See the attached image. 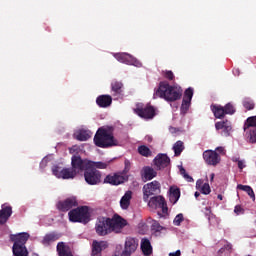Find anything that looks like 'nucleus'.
Wrapping results in <instances>:
<instances>
[{"label": "nucleus", "instance_id": "f257e3e1", "mask_svg": "<svg viewBox=\"0 0 256 256\" xmlns=\"http://www.w3.org/2000/svg\"><path fill=\"white\" fill-rule=\"evenodd\" d=\"M127 227V220L119 214L112 218L100 216L96 220L95 231L99 237H105L111 233H121Z\"/></svg>", "mask_w": 256, "mask_h": 256}, {"label": "nucleus", "instance_id": "f03ea898", "mask_svg": "<svg viewBox=\"0 0 256 256\" xmlns=\"http://www.w3.org/2000/svg\"><path fill=\"white\" fill-rule=\"evenodd\" d=\"M183 97V88L177 85H170L167 81H161L158 88L154 91L153 99H165L173 103Z\"/></svg>", "mask_w": 256, "mask_h": 256}, {"label": "nucleus", "instance_id": "7ed1b4c3", "mask_svg": "<svg viewBox=\"0 0 256 256\" xmlns=\"http://www.w3.org/2000/svg\"><path fill=\"white\" fill-rule=\"evenodd\" d=\"M94 143L96 147L107 149L109 147H117L119 142L115 139V136H113V127H101L94 136Z\"/></svg>", "mask_w": 256, "mask_h": 256}, {"label": "nucleus", "instance_id": "20e7f679", "mask_svg": "<svg viewBox=\"0 0 256 256\" xmlns=\"http://www.w3.org/2000/svg\"><path fill=\"white\" fill-rule=\"evenodd\" d=\"M69 221L71 223H89L91 219V214L89 213L88 206H79L69 211L68 213Z\"/></svg>", "mask_w": 256, "mask_h": 256}, {"label": "nucleus", "instance_id": "39448f33", "mask_svg": "<svg viewBox=\"0 0 256 256\" xmlns=\"http://www.w3.org/2000/svg\"><path fill=\"white\" fill-rule=\"evenodd\" d=\"M161 193V183L154 180L143 186V199L145 202L149 201V197L153 195H159Z\"/></svg>", "mask_w": 256, "mask_h": 256}, {"label": "nucleus", "instance_id": "423d86ee", "mask_svg": "<svg viewBox=\"0 0 256 256\" xmlns=\"http://www.w3.org/2000/svg\"><path fill=\"white\" fill-rule=\"evenodd\" d=\"M134 113L141 119H153L155 117V108L151 105L137 104Z\"/></svg>", "mask_w": 256, "mask_h": 256}, {"label": "nucleus", "instance_id": "0eeeda50", "mask_svg": "<svg viewBox=\"0 0 256 256\" xmlns=\"http://www.w3.org/2000/svg\"><path fill=\"white\" fill-rule=\"evenodd\" d=\"M84 179L88 185H99L101 183V172L95 168L88 167L84 172Z\"/></svg>", "mask_w": 256, "mask_h": 256}, {"label": "nucleus", "instance_id": "6e6552de", "mask_svg": "<svg viewBox=\"0 0 256 256\" xmlns=\"http://www.w3.org/2000/svg\"><path fill=\"white\" fill-rule=\"evenodd\" d=\"M71 165L73 170L76 172V175L77 173H83V171L85 173V170L88 167H91L90 160H83L81 156H76V155L72 156Z\"/></svg>", "mask_w": 256, "mask_h": 256}, {"label": "nucleus", "instance_id": "1a4fd4ad", "mask_svg": "<svg viewBox=\"0 0 256 256\" xmlns=\"http://www.w3.org/2000/svg\"><path fill=\"white\" fill-rule=\"evenodd\" d=\"M58 211H62V213H67V211H71L73 207H79V201L77 197L71 196L66 198L65 200L59 201L56 205Z\"/></svg>", "mask_w": 256, "mask_h": 256}, {"label": "nucleus", "instance_id": "9d476101", "mask_svg": "<svg viewBox=\"0 0 256 256\" xmlns=\"http://www.w3.org/2000/svg\"><path fill=\"white\" fill-rule=\"evenodd\" d=\"M114 57L117 61H119V63H125V65H133L134 67H143V64L130 54L116 53Z\"/></svg>", "mask_w": 256, "mask_h": 256}, {"label": "nucleus", "instance_id": "9b49d317", "mask_svg": "<svg viewBox=\"0 0 256 256\" xmlns=\"http://www.w3.org/2000/svg\"><path fill=\"white\" fill-rule=\"evenodd\" d=\"M148 206L152 209H162V213H167V202L163 196H154L148 201Z\"/></svg>", "mask_w": 256, "mask_h": 256}, {"label": "nucleus", "instance_id": "f8f14e48", "mask_svg": "<svg viewBox=\"0 0 256 256\" xmlns=\"http://www.w3.org/2000/svg\"><path fill=\"white\" fill-rule=\"evenodd\" d=\"M203 159L207 165H219L221 163V156L216 151L213 150H206L203 152Z\"/></svg>", "mask_w": 256, "mask_h": 256}, {"label": "nucleus", "instance_id": "ddd939ff", "mask_svg": "<svg viewBox=\"0 0 256 256\" xmlns=\"http://www.w3.org/2000/svg\"><path fill=\"white\" fill-rule=\"evenodd\" d=\"M153 163L157 171H161V169H165V167L171 165V158L167 154L160 153L154 158Z\"/></svg>", "mask_w": 256, "mask_h": 256}, {"label": "nucleus", "instance_id": "4468645a", "mask_svg": "<svg viewBox=\"0 0 256 256\" xmlns=\"http://www.w3.org/2000/svg\"><path fill=\"white\" fill-rule=\"evenodd\" d=\"M216 131L222 130V135L224 137H229L231 135V131H233V126L229 120H223L215 123Z\"/></svg>", "mask_w": 256, "mask_h": 256}, {"label": "nucleus", "instance_id": "2eb2a0df", "mask_svg": "<svg viewBox=\"0 0 256 256\" xmlns=\"http://www.w3.org/2000/svg\"><path fill=\"white\" fill-rule=\"evenodd\" d=\"M107 247H109V243H107V241L94 240L92 242L91 256H101Z\"/></svg>", "mask_w": 256, "mask_h": 256}, {"label": "nucleus", "instance_id": "dca6fc26", "mask_svg": "<svg viewBox=\"0 0 256 256\" xmlns=\"http://www.w3.org/2000/svg\"><path fill=\"white\" fill-rule=\"evenodd\" d=\"M138 243L135 241V238H127L125 242V249L122 252L121 256H131L132 253L137 251Z\"/></svg>", "mask_w": 256, "mask_h": 256}, {"label": "nucleus", "instance_id": "f3484780", "mask_svg": "<svg viewBox=\"0 0 256 256\" xmlns=\"http://www.w3.org/2000/svg\"><path fill=\"white\" fill-rule=\"evenodd\" d=\"M125 181H127V178L121 174H109L104 179V183H108L109 185H121Z\"/></svg>", "mask_w": 256, "mask_h": 256}, {"label": "nucleus", "instance_id": "a211bd4d", "mask_svg": "<svg viewBox=\"0 0 256 256\" xmlns=\"http://www.w3.org/2000/svg\"><path fill=\"white\" fill-rule=\"evenodd\" d=\"M112 103L113 97H111V95L103 94L96 98V104L102 109H107V107H111Z\"/></svg>", "mask_w": 256, "mask_h": 256}, {"label": "nucleus", "instance_id": "6ab92c4d", "mask_svg": "<svg viewBox=\"0 0 256 256\" xmlns=\"http://www.w3.org/2000/svg\"><path fill=\"white\" fill-rule=\"evenodd\" d=\"M13 215V207L2 205L0 210V225H5Z\"/></svg>", "mask_w": 256, "mask_h": 256}, {"label": "nucleus", "instance_id": "aec40b11", "mask_svg": "<svg viewBox=\"0 0 256 256\" xmlns=\"http://www.w3.org/2000/svg\"><path fill=\"white\" fill-rule=\"evenodd\" d=\"M141 177L144 181H151L157 177V171L150 166H144L141 170Z\"/></svg>", "mask_w": 256, "mask_h": 256}, {"label": "nucleus", "instance_id": "412c9836", "mask_svg": "<svg viewBox=\"0 0 256 256\" xmlns=\"http://www.w3.org/2000/svg\"><path fill=\"white\" fill-rule=\"evenodd\" d=\"M169 192L170 203H172V205H175V203H177V201H179L181 197V189H179V187L177 186H172L170 187Z\"/></svg>", "mask_w": 256, "mask_h": 256}, {"label": "nucleus", "instance_id": "4be33fe9", "mask_svg": "<svg viewBox=\"0 0 256 256\" xmlns=\"http://www.w3.org/2000/svg\"><path fill=\"white\" fill-rule=\"evenodd\" d=\"M56 249L59 256H73L71 248L67 246L64 242H59Z\"/></svg>", "mask_w": 256, "mask_h": 256}, {"label": "nucleus", "instance_id": "5701e85b", "mask_svg": "<svg viewBox=\"0 0 256 256\" xmlns=\"http://www.w3.org/2000/svg\"><path fill=\"white\" fill-rule=\"evenodd\" d=\"M29 240V233L23 232L18 235L11 236V241H14V243H17V245H23L25 246V243Z\"/></svg>", "mask_w": 256, "mask_h": 256}, {"label": "nucleus", "instance_id": "b1692460", "mask_svg": "<svg viewBox=\"0 0 256 256\" xmlns=\"http://www.w3.org/2000/svg\"><path fill=\"white\" fill-rule=\"evenodd\" d=\"M12 251L14 256H29V251H27V247L19 245L17 243L13 244Z\"/></svg>", "mask_w": 256, "mask_h": 256}, {"label": "nucleus", "instance_id": "393cba45", "mask_svg": "<svg viewBox=\"0 0 256 256\" xmlns=\"http://www.w3.org/2000/svg\"><path fill=\"white\" fill-rule=\"evenodd\" d=\"M211 111L216 119H223L227 115L225 113V108L221 105H212Z\"/></svg>", "mask_w": 256, "mask_h": 256}, {"label": "nucleus", "instance_id": "a878e982", "mask_svg": "<svg viewBox=\"0 0 256 256\" xmlns=\"http://www.w3.org/2000/svg\"><path fill=\"white\" fill-rule=\"evenodd\" d=\"M133 193L131 191H127L124 196L120 200V207L121 209H129V205H131V199H132Z\"/></svg>", "mask_w": 256, "mask_h": 256}, {"label": "nucleus", "instance_id": "bb28decb", "mask_svg": "<svg viewBox=\"0 0 256 256\" xmlns=\"http://www.w3.org/2000/svg\"><path fill=\"white\" fill-rule=\"evenodd\" d=\"M91 135H93L91 131L82 129L76 132L74 137L77 139V141H88V139H91Z\"/></svg>", "mask_w": 256, "mask_h": 256}, {"label": "nucleus", "instance_id": "cd10ccee", "mask_svg": "<svg viewBox=\"0 0 256 256\" xmlns=\"http://www.w3.org/2000/svg\"><path fill=\"white\" fill-rule=\"evenodd\" d=\"M141 249L144 255L149 256L153 253V247L151 246V242L147 238H143L141 240Z\"/></svg>", "mask_w": 256, "mask_h": 256}, {"label": "nucleus", "instance_id": "c85d7f7f", "mask_svg": "<svg viewBox=\"0 0 256 256\" xmlns=\"http://www.w3.org/2000/svg\"><path fill=\"white\" fill-rule=\"evenodd\" d=\"M60 237H61V235H59L55 232L48 233L44 236V238L42 240V244L49 245L50 243H53L54 241H58V239H60Z\"/></svg>", "mask_w": 256, "mask_h": 256}, {"label": "nucleus", "instance_id": "c756f323", "mask_svg": "<svg viewBox=\"0 0 256 256\" xmlns=\"http://www.w3.org/2000/svg\"><path fill=\"white\" fill-rule=\"evenodd\" d=\"M111 91L113 95H121L123 93V82L117 80L112 81Z\"/></svg>", "mask_w": 256, "mask_h": 256}, {"label": "nucleus", "instance_id": "7c9ffc66", "mask_svg": "<svg viewBox=\"0 0 256 256\" xmlns=\"http://www.w3.org/2000/svg\"><path fill=\"white\" fill-rule=\"evenodd\" d=\"M75 177H77V172L72 167L62 169L60 179H75Z\"/></svg>", "mask_w": 256, "mask_h": 256}, {"label": "nucleus", "instance_id": "2f4dec72", "mask_svg": "<svg viewBox=\"0 0 256 256\" xmlns=\"http://www.w3.org/2000/svg\"><path fill=\"white\" fill-rule=\"evenodd\" d=\"M173 151L175 157H179L183 151H185V144L183 141L178 140L174 145H173Z\"/></svg>", "mask_w": 256, "mask_h": 256}, {"label": "nucleus", "instance_id": "473e14b6", "mask_svg": "<svg viewBox=\"0 0 256 256\" xmlns=\"http://www.w3.org/2000/svg\"><path fill=\"white\" fill-rule=\"evenodd\" d=\"M237 189H240V191H245V193L249 195L250 199H253V201H255V192L253 191V188H251V186L239 184L237 186Z\"/></svg>", "mask_w": 256, "mask_h": 256}, {"label": "nucleus", "instance_id": "72a5a7b5", "mask_svg": "<svg viewBox=\"0 0 256 256\" xmlns=\"http://www.w3.org/2000/svg\"><path fill=\"white\" fill-rule=\"evenodd\" d=\"M110 163H111V161H107V162H93V161H90V167L92 169H107V167H109Z\"/></svg>", "mask_w": 256, "mask_h": 256}, {"label": "nucleus", "instance_id": "f704fd0d", "mask_svg": "<svg viewBox=\"0 0 256 256\" xmlns=\"http://www.w3.org/2000/svg\"><path fill=\"white\" fill-rule=\"evenodd\" d=\"M138 153L139 155H142V157H151L153 155V152H151V149L145 145H141L138 147Z\"/></svg>", "mask_w": 256, "mask_h": 256}, {"label": "nucleus", "instance_id": "c9c22d12", "mask_svg": "<svg viewBox=\"0 0 256 256\" xmlns=\"http://www.w3.org/2000/svg\"><path fill=\"white\" fill-rule=\"evenodd\" d=\"M242 105L247 111H253L255 109V102L251 100L250 98H244Z\"/></svg>", "mask_w": 256, "mask_h": 256}, {"label": "nucleus", "instance_id": "e433bc0d", "mask_svg": "<svg viewBox=\"0 0 256 256\" xmlns=\"http://www.w3.org/2000/svg\"><path fill=\"white\" fill-rule=\"evenodd\" d=\"M189 107H191V102L189 100H182L180 107L182 115H185L189 111Z\"/></svg>", "mask_w": 256, "mask_h": 256}, {"label": "nucleus", "instance_id": "4c0bfd02", "mask_svg": "<svg viewBox=\"0 0 256 256\" xmlns=\"http://www.w3.org/2000/svg\"><path fill=\"white\" fill-rule=\"evenodd\" d=\"M162 75L164 79L168 81H175V74L171 70H164L162 71Z\"/></svg>", "mask_w": 256, "mask_h": 256}, {"label": "nucleus", "instance_id": "58836bf2", "mask_svg": "<svg viewBox=\"0 0 256 256\" xmlns=\"http://www.w3.org/2000/svg\"><path fill=\"white\" fill-rule=\"evenodd\" d=\"M193 99V88L189 87L184 91L183 100L184 101H192Z\"/></svg>", "mask_w": 256, "mask_h": 256}, {"label": "nucleus", "instance_id": "ea45409f", "mask_svg": "<svg viewBox=\"0 0 256 256\" xmlns=\"http://www.w3.org/2000/svg\"><path fill=\"white\" fill-rule=\"evenodd\" d=\"M235 111V106H233L231 102L227 103L224 106V112L226 113V115H235Z\"/></svg>", "mask_w": 256, "mask_h": 256}, {"label": "nucleus", "instance_id": "a19ab883", "mask_svg": "<svg viewBox=\"0 0 256 256\" xmlns=\"http://www.w3.org/2000/svg\"><path fill=\"white\" fill-rule=\"evenodd\" d=\"M163 229H165L163 226H161V224H159V222L154 221L152 223V231L156 233V235H159L161 233V231H163Z\"/></svg>", "mask_w": 256, "mask_h": 256}, {"label": "nucleus", "instance_id": "79ce46f5", "mask_svg": "<svg viewBox=\"0 0 256 256\" xmlns=\"http://www.w3.org/2000/svg\"><path fill=\"white\" fill-rule=\"evenodd\" d=\"M249 127H256V116H252L247 119V126H244V131H247Z\"/></svg>", "mask_w": 256, "mask_h": 256}, {"label": "nucleus", "instance_id": "37998d69", "mask_svg": "<svg viewBox=\"0 0 256 256\" xmlns=\"http://www.w3.org/2000/svg\"><path fill=\"white\" fill-rule=\"evenodd\" d=\"M184 219L185 218L183 217V214L180 213V214L176 215V217L174 218L173 223H174V225L179 227V225H181V223H183Z\"/></svg>", "mask_w": 256, "mask_h": 256}, {"label": "nucleus", "instance_id": "c03bdc74", "mask_svg": "<svg viewBox=\"0 0 256 256\" xmlns=\"http://www.w3.org/2000/svg\"><path fill=\"white\" fill-rule=\"evenodd\" d=\"M52 173H53V175H55V177H57L58 179H61V175H62L61 167L54 166L52 168Z\"/></svg>", "mask_w": 256, "mask_h": 256}, {"label": "nucleus", "instance_id": "a18cd8bd", "mask_svg": "<svg viewBox=\"0 0 256 256\" xmlns=\"http://www.w3.org/2000/svg\"><path fill=\"white\" fill-rule=\"evenodd\" d=\"M201 193H203V195H209V193H211V186H209V183L203 184L201 188Z\"/></svg>", "mask_w": 256, "mask_h": 256}, {"label": "nucleus", "instance_id": "49530a36", "mask_svg": "<svg viewBox=\"0 0 256 256\" xmlns=\"http://www.w3.org/2000/svg\"><path fill=\"white\" fill-rule=\"evenodd\" d=\"M234 213L236 215H243V213H245V209H243V207H241V205H236L234 208Z\"/></svg>", "mask_w": 256, "mask_h": 256}, {"label": "nucleus", "instance_id": "de8ad7c7", "mask_svg": "<svg viewBox=\"0 0 256 256\" xmlns=\"http://www.w3.org/2000/svg\"><path fill=\"white\" fill-rule=\"evenodd\" d=\"M223 247L224 251H227L228 253H231V250L233 249V245H231L229 242H227Z\"/></svg>", "mask_w": 256, "mask_h": 256}, {"label": "nucleus", "instance_id": "09e8293b", "mask_svg": "<svg viewBox=\"0 0 256 256\" xmlns=\"http://www.w3.org/2000/svg\"><path fill=\"white\" fill-rule=\"evenodd\" d=\"M248 142L251 143L252 145H255L256 143V136L254 135H250Z\"/></svg>", "mask_w": 256, "mask_h": 256}, {"label": "nucleus", "instance_id": "8fccbe9b", "mask_svg": "<svg viewBox=\"0 0 256 256\" xmlns=\"http://www.w3.org/2000/svg\"><path fill=\"white\" fill-rule=\"evenodd\" d=\"M184 179H186V181H188V183H193V177H191L189 174H185Z\"/></svg>", "mask_w": 256, "mask_h": 256}, {"label": "nucleus", "instance_id": "3c124183", "mask_svg": "<svg viewBox=\"0 0 256 256\" xmlns=\"http://www.w3.org/2000/svg\"><path fill=\"white\" fill-rule=\"evenodd\" d=\"M238 168L241 170L245 169V162L243 160L238 161Z\"/></svg>", "mask_w": 256, "mask_h": 256}, {"label": "nucleus", "instance_id": "603ef678", "mask_svg": "<svg viewBox=\"0 0 256 256\" xmlns=\"http://www.w3.org/2000/svg\"><path fill=\"white\" fill-rule=\"evenodd\" d=\"M205 211H206V212H205V215H206V217H208V220L211 219V218H210V215H211V208L206 207V208H205Z\"/></svg>", "mask_w": 256, "mask_h": 256}, {"label": "nucleus", "instance_id": "864d4df0", "mask_svg": "<svg viewBox=\"0 0 256 256\" xmlns=\"http://www.w3.org/2000/svg\"><path fill=\"white\" fill-rule=\"evenodd\" d=\"M125 170L129 171V167H131V162H129V160H125Z\"/></svg>", "mask_w": 256, "mask_h": 256}, {"label": "nucleus", "instance_id": "5fc2aeb1", "mask_svg": "<svg viewBox=\"0 0 256 256\" xmlns=\"http://www.w3.org/2000/svg\"><path fill=\"white\" fill-rule=\"evenodd\" d=\"M169 256H181V250H177L176 252H171Z\"/></svg>", "mask_w": 256, "mask_h": 256}, {"label": "nucleus", "instance_id": "6e6d98bb", "mask_svg": "<svg viewBox=\"0 0 256 256\" xmlns=\"http://www.w3.org/2000/svg\"><path fill=\"white\" fill-rule=\"evenodd\" d=\"M180 175H183V177L187 175V171L185 170V168L183 167L180 168Z\"/></svg>", "mask_w": 256, "mask_h": 256}, {"label": "nucleus", "instance_id": "4d7b16f0", "mask_svg": "<svg viewBox=\"0 0 256 256\" xmlns=\"http://www.w3.org/2000/svg\"><path fill=\"white\" fill-rule=\"evenodd\" d=\"M232 161H233L234 163H239V161H241V160H239V157H233V158H232Z\"/></svg>", "mask_w": 256, "mask_h": 256}, {"label": "nucleus", "instance_id": "13d9d810", "mask_svg": "<svg viewBox=\"0 0 256 256\" xmlns=\"http://www.w3.org/2000/svg\"><path fill=\"white\" fill-rule=\"evenodd\" d=\"M218 253H219V255L225 253V248H224V247L220 248L219 251H218Z\"/></svg>", "mask_w": 256, "mask_h": 256}, {"label": "nucleus", "instance_id": "bf43d9fd", "mask_svg": "<svg viewBox=\"0 0 256 256\" xmlns=\"http://www.w3.org/2000/svg\"><path fill=\"white\" fill-rule=\"evenodd\" d=\"M201 195V193H199V192H195V194H194V196H195V198L196 199H198V197Z\"/></svg>", "mask_w": 256, "mask_h": 256}, {"label": "nucleus", "instance_id": "052dcab7", "mask_svg": "<svg viewBox=\"0 0 256 256\" xmlns=\"http://www.w3.org/2000/svg\"><path fill=\"white\" fill-rule=\"evenodd\" d=\"M217 198H218L220 201H223V195L219 194V195L217 196Z\"/></svg>", "mask_w": 256, "mask_h": 256}, {"label": "nucleus", "instance_id": "680f3d73", "mask_svg": "<svg viewBox=\"0 0 256 256\" xmlns=\"http://www.w3.org/2000/svg\"><path fill=\"white\" fill-rule=\"evenodd\" d=\"M217 151H223V148L222 147H218Z\"/></svg>", "mask_w": 256, "mask_h": 256}, {"label": "nucleus", "instance_id": "e2e57ef3", "mask_svg": "<svg viewBox=\"0 0 256 256\" xmlns=\"http://www.w3.org/2000/svg\"><path fill=\"white\" fill-rule=\"evenodd\" d=\"M215 174H211V181H213Z\"/></svg>", "mask_w": 256, "mask_h": 256}, {"label": "nucleus", "instance_id": "0e129e2a", "mask_svg": "<svg viewBox=\"0 0 256 256\" xmlns=\"http://www.w3.org/2000/svg\"><path fill=\"white\" fill-rule=\"evenodd\" d=\"M196 185H197V186L201 185V181L198 180V181L196 182Z\"/></svg>", "mask_w": 256, "mask_h": 256}]
</instances>
